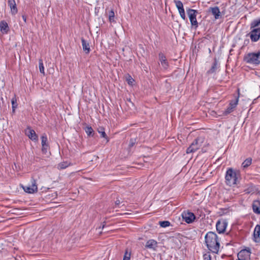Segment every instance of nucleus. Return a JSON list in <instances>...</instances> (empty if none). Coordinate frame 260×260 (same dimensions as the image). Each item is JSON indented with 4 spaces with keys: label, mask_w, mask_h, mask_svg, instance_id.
I'll return each mask as SVG.
<instances>
[{
    "label": "nucleus",
    "mask_w": 260,
    "mask_h": 260,
    "mask_svg": "<svg viewBox=\"0 0 260 260\" xmlns=\"http://www.w3.org/2000/svg\"><path fill=\"white\" fill-rule=\"evenodd\" d=\"M205 243L208 249L212 252L218 253L220 243L217 235L214 232H208L205 237Z\"/></svg>",
    "instance_id": "obj_1"
},
{
    "label": "nucleus",
    "mask_w": 260,
    "mask_h": 260,
    "mask_svg": "<svg viewBox=\"0 0 260 260\" xmlns=\"http://www.w3.org/2000/svg\"><path fill=\"white\" fill-rule=\"evenodd\" d=\"M240 179V172L239 170L232 168H228L225 175V182L227 185L232 186L236 185Z\"/></svg>",
    "instance_id": "obj_2"
},
{
    "label": "nucleus",
    "mask_w": 260,
    "mask_h": 260,
    "mask_svg": "<svg viewBox=\"0 0 260 260\" xmlns=\"http://www.w3.org/2000/svg\"><path fill=\"white\" fill-rule=\"evenodd\" d=\"M244 60L246 63L257 66L260 64V51L248 53L244 57Z\"/></svg>",
    "instance_id": "obj_3"
},
{
    "label": "nucleus",
    "mask_w": 260,
    "mask_h": 260,
    "mask_svg": "<svg viewBox=\"0 0 260 260\" xmlns=\"http://www.w3.org/2000/svg\"><path fill=\"white\" fill-rule=\"evenodd\" d=\"M204 142V139L201 137H199L196 139L191 145L187 148L186 153H193L198 150L202 146Z\"/></svg>",
    "instance_id": "obj_4"
},
{
    "label": "nucleus",
    "mask_w": 260,
    "mask_h": 260,
    "mask_svg": "<svg viewBox=\"0 0 260 260\" xmlns=\"http://www.w3.org/2000/svg\"><path fill=\"white\" fill-rule=\"evenodd\" d=\"M197 13V11L193 9H189L187 10V13L190 20L191 24L192 26H195L196 28L198 26V23L196 18Z\"/></svg>",
    "instance_id": "obj_5"
},
{
    "label": "nucleus",
    "mask_w": 260,
    "mask_h": 260,
    "mask_svg": "<svg viewBox=\"0 0 260 260\" xmlns=\"http://www.w3.org/2000/svg\"><path fill=\"white\" fill-rule=\"evenodd\" d=\"M181 216L183 220L187 223H191L196 219L195 215L189 211H183L182 213Z\"/></svg>",
    "instance_id": "obj_6"
},
{
    "label": "nucleus",
    "mask_w": 260,
    "mask_h": 260,
    "mask_svg": "<svg viewBox=\"0 0 260 260\" xmlns=\"http://www.w3.org/2000/svg\"><path fill=\"white\" fill-rule=\"evenodd\" d=\"M251 31L248 34L252 42H257L260 38V30L258 28H252Z\"/></svg>",
    "instance_id": "obj_7"
},
{
    "label": "nucleus",
    "mask_w": 260,
    "mask_h": 260,
    "mask_svg": "<svg viewBox=\"0 0 260 260\" xmlns=\"http://www.w3.org/2000/svg\"><path fill=\"white\" fill-rule=\"evenodd\" d=\"M31 184L30 185L23 187L24 191L28 193H33L38 191L36 181L34 179H32L31 180Z\"/></svg>",
    "instance_id": "obj_8"
},
{
    "label": "nucleus",
    "mask_w": 260,
    "mask_h": 260,
    "mask_svg": "<svg viewBox=\"0 0 260 260\" xmlns=\"http://www.w3.org/2000/svg\"><path fill=\"white\" fill-rule=\"evenodd\" d=\"M251 251L249 248L241 250L238 253V260H249L250 259Z\"/></svg>",
    "instance_id": "obj_9"
},
{
    "label": "nucleus",
    "mask_w": 260,
    "mask_h": 260,
    "mask_svg": "<svg viewBox=\"0 0 260 260\" xmlns=\"http://www.w3.org/2000/svg\"><path fill=\"white\" fill-rule=\"evenodd\" d=\"M228 225V222L226 220H219L216 224V228L219 234L223 233Z\"/></svg>",
    "instance_id": "obj_10"
},
{
    "label": "nucleus",
    "mask_w": 260,
    "mask_h": 260,
    "mask_svg": "<svg viewBox=\"0 0 260 260\" xmlns=\"http://www.w3.org/2000/svg\"><path fill=\"white\" fill-rule=\"evenodd\" d=\"M239 102V95L236 96V99L233 100H231L230 102L229 106L224 111L225 114L231 113L234 111V110L237 107Z\"/></svg>",
    "instance_id": "obj_11"
},
{
    "label": "nucleus",
    "mask_w": 260,
    "mask_h": 260,
    "mask_svg": "<svg viewBox=\"0 0 260 260\" xmlns=\"http://www.w3.org/2000/svg\"><path fill=\"white\" fill-rule=\"evenodd\" d=\"M219 67V64L218 63L217 59L215 58L211 67L208 71H207L206 74L208 75L216 74V73L218 71Z\"/></svg>",
    "instance_id": "obj_12"
},
{
    "label": "nucleus",
    "mask_w": 260,
    "mask_h": 260,
    "mask_svg": "<svg viewBox=\"0 0 260 260\" xmlns=\"http://www.w3.org/2000/svg\"><path fill=\"white\" fill-rule=\"evenodd\" d=\"M26 135L32 141H37L38 140V136L35 131L32 129L30 127H27L25 130Z\"/></svg>",
    "instance_id": "obj_13"
},
{
    "label": "nucleus",
    "mask_w": 260,
    "mask_h": 260,
    "mask_svg": "<svg viewBox=\"0 0 260 260\" xmlns=\"http://www.w3.org/2000/svg\"><path fill=\"white\" fill-rule=\"evenodd\" d=\"M159 60L160 64L164 70H167L169 67V62L166 58V56L161 52L158 54Z\"/></svg>",
    "instance_id": "obj_14"
},
{
    "label": "nucleus",
    "mask_w": 260,
    "mask_h": 260,
    "mask_svg": "<svg viewBox=\"0 0 260 260\" xmlns=\"http://www.w3.org/2000/svg\"><path fill=\"white\" fill-rule=\"evenodd\" d=\"M253 241L255 242L260 241V225L256 224L254 228L253 231Z\"/></svg>",
    "instance_id": "obj_15"
},
{
    "label": "nucleus",
    "mask_w": 260,
    "mask_h": 260,
    "mask_svg": "<svg viewBox=\"0 0 260 260\" xmlns=\"http://www.w3.org/2000/svg\"><path fill=\"white\" fill-rule=\"evenodd\" d=\"M47 137L46 135H44L41 137V144H42V151L43 153H46L47 151V149L49 147V145L47 144Z\"/></svg>",
    "instance_id": "obj_16"
},
{
    "label": "nucleus",
    "mask_w": 260,
    "mask_h": 260,
    "mask_svg": "<svg viewBox=\"0 0 260 260\" xmlns=\"http://www.w3.org/2000/svg\"><path fill=\"white\" fill-rule=\"evenodd\" d=\"M209 11H211L212 14L214 15L215 19H218L221 17V12L218 7H210Z\"/></svg>",
    "instance_id": "obj_17"
},
{
    "label": "nucleus",
    "mask_w": 260,
    "mask_h": 260,
    "mask_svg": "<svg viewBox=\"0 0 260 260\" xmlns=\"http://www.w3.org/2000/svg\"><path fill=\"white\" fill-rule=\"evenodd\" d=\"M252 208L253 212L256 214H260V201L259 200H254L252 204Z\"/></svg>",
    "instance_id": "obj_18"
},
{
    "label": "nucleus",
    "mask_w": 260,
    "mask_h": 260,
    "mask_svg": "<svg viewBox=\"0 0 260 260\" xmlns=\"http://www.w3.org/2000/svg\"><path fill=\"white\" fill-rule=\"evenodd\" d=\"M244 192L246 194L253 193L255 191V186L252 183H248L244 186Z\"/></svg>",
    "instance_id": "obj_19"
},
{
    "label": "nucleus",
    "mask_w": 260,
    "mask_h": 260,
    "mask_svg": "<svg viewBox=\"0 0 260 260\" xmlns=\"http://www.w3.org/2000/svg\"><path fill=\"white\" fill-rule=\"evenodd\" d=\"M157 246V243L155 240L153 239H150L147 241L145 245L146 248L152 249L153 250H155Z\"/></svg>",
    "instance_id": "obj_20"
},
{
    "label": "nucleus",
    "mask_w": 260,
    "mask_h": 260,
    "mask_svg": "<svg viewBox=\"0 0 260 260\" xmlns=\"http://www.w3.org/2000/svg\"><path fill=\"white\" fill-rule=\"evenodd\" d=\"M1 31L3 34H7L9 30L8 23L5 21H2L0 23Z\"/></svg>",
    "instance_id": "obj_21"
},
{
    "label": "nucleus",
    "mask_w": 260,
    "mask_h": 260,
    "mask_svg": "<svg viewBox=\"0 0 260 260\" xmlns=\"http://www.w3.org/2000/svg\"><path fill=\"white\" fill-rule=\"evenodd\" d=\"M81 43L83 51L87 54L89 53L90 51L89 43L83 38H81Z\"/></svg>",
    "instance_id": "obj_22"
},
{
    "label": "nucleus",
    "mask_w": 260,
    "mask_h": 260,
    "mask_svg": "<svg viewBox=\"0 0 260 260\" xmlns=\"http://www.w3.org/2000/svg\"><path fill=\"white\" fill-rule=\"evenodd\" d=\"M9 5L10 7L11 14L15 15L18 11L15 1H9Z\"/></svg>",
    "instance_id": "obj_23"
},
{
    "label": "nucleus",
    "mask_w": 260,
    "mask_h": 260,
    "mask_svg": "<svg viewBox=\"0 0 260 260\" xmlns=\"http://www.w3.org/2000/svg\"><path fill=\"white\" fill-rule=\"evenodd\" d=\"M84 129L88 137H93L94 136V131L93 128L90 126H86L84 128Z\"/></svg>",
    "instance_id": "obj_24"
},
{
    "label": "nucleus",
    "mask_w": 260,
    "mask_h": 260,
    "mask_svg": "<svg viewBox=\"0 0 260 260\" xmlns=\"http://www.w3.org/2000/svg\"><path fill=\"white\" fill-rule=\"evenodd\" d=\"M98 132L99 134H101V137L102 138H104L106 140L107 143L109 141V139L107 137V136L105 132V129L103 127L99 128L98 130Z\"/></svg>",
    "instance_id": "obj_25"
},
{
    "label": "nucleus",
    "mask_w": 260,
    "mask_h": 260,
    "mask_svg": "<svg viewBox=\"0 0 260 260\" xmlns=\"http://www.w3.org/2000/svg\"><path fill=\"white\" fill-rule=\"evenodd\" d=\"M72 164L68 161L61 162L58 164L57 168L59 170H62L67 168L68 167L71 166Z\"/></svg>",
    "instance_id": "obj_26"
},
{
    "label": "nucleus",
    "mask_w": 260,
    "mask_h": 260,
    "mask_svg": "<svg viewBox=\"0 0 260 260\" xmlns=\"http://www.w3.org/2000/svg\"><path fill=\"white\" fill-rule=\"evenodd\" d=\"M252 158L248 157L246 158L242 164V167L243 169H246L250 166L252 164Z\"/></svg>",
    "instance_id": "obj_27"
},
{
    "label": "nucleus",
    "mask_w": 260,
    "mask_h": 260,
    "mask_svg": "<svg viewBox=\"0 0 260 260\" xmlns=\"http://www.w3.org/2000/svg\"><path fill=\"white\" fill-rule=\"evenodd\" d=\"M260 25V18L254 19L251 23L250 25V28H254Z\"/></svg>",
    "instance_id": "obj_28"
},
{
    "label": "nucleus",
    "mask_w": 260,
    "mask_h": 260,
    "mask_svg": "<svg viewBox=\"0 0 260 260\" xmlns=\"http://www.w3.org/2000/svg\"><path fill=\"white\" fill-rule=\"evenodd\" d=\"M175 2L176 6L179 12L181 11L184 10L183 8V4L181 1H174Z\"/></svg>",
    "instance_id": "obj_29"
},
{
    "label": "nucleus",
    "mask_w": 260,
    "mask_h": 260,
    "mask_svg": "<svg viewBox=\"0 0 260 260\" xmlns=\"http://www.w3.org/2000/svg\"><path fill=\"white\" fill-rule=\"evenodd\" d=\"M39 67L40 72L41 73L45 74L44 67L43 65V60L42 59H40L39 60Z\"/></svg>",
    "instance_id": "obj_30"
},
{
    "label": "nucleus",
    "mask_w": 260,
    "mask_h": 260,
    "mask_svg": "<svg viewBox=\"0 0 260 260\" xmlns=\"http://www.w3.org/2000/svg\"><path fill=\"white\" fill-rule=\"evenodd\" d=\"M11 103L12 106V111L13 112H15V109L17 108V100L16 98H13L11 100Z\"/></svg>",
    "instance_id": "obj_31"
},
{
    "label": "nucleus",
    "mask_w": 260,
    "mask_h": 260,
    "mask_svg": "<svg viewBox=\"0 0 260 260\" xmlns=\"http://www.w3.org/2000/svg\"><path fill=\"white\" fill-rule=\"evenodd\" d=\"M159 224L162 228H167L169 226L171 223L169 221H161L159 222Z\"/></svg>",
    "instance_id": "obj_32"
},
{
    "label": "nucleus",
    "mask_w": 260,
    "mask_h": 260,
    "mask_svg": "<svg viewBox=\"0 0 260 260\" xmlns=\"http://www.w3.org/2000/svg\"><path fill=\"white\" fill-rule=\"evenodd\" d=\"M114 12L113 10H111L109 13V20L110 22H114Z\"/></svg>",
    "instance_id": "obj_33"
},
{
    "label": "nucleus",
    "mask_w": 260,
    "mask_h": 260,
    "mask_svg": "<svg viewBox=\"0 0 260 260\" xmlns=\"http://www.w3.org/2000/svg\"><path fill=\"white\" fill-rule=\"evenodd\" d=\"M131 256V253H128L126 250L124 253L123 260H129Z\"/></svg>",
    "instance_id": "obj_34"
},
{
    "label": "nucleus",
    "mask_w": 260,
    "mask_h": 260,
    "mask_svg": "<svg viewBox=\"0 0 260 260\" xmlns=\"http://www.w3.org/2000/svg\"><path fill=\"white\" fill-rule=\"evenodd\" d=\"M179 14H180V15L181 17L183 20H185V19H186V16H185V13L184 10H183L179 12Z\"/></svg>",
    "instance_id": "obj_35"
},
{
    "label": "nucleus",
    "mask_w": 260,
    "mask_h": 260,
    "mask_svg": "<svg viewBox=\"0 0 260 260\" xmlns=\"http://www.w3.org/2000/svg\"><path fill=\"white\" fill-rule=\"evenodd\" d=\"M204 260H211V256L210 254H205L203 255Z\"/></svg>",
    "instance_id": "obj_36"
},
{
    "label": "nucleus",
    "mask_w": 260,
    "mask_h": 260,
    "mask_svg": "<svg viewBox=\"0 0 260 260\" xmlns=\"http://www.w3.org/2000/svg\"><path fill=\"white\" fill-rule=\"evenodd\" d=\"M133 81L134 80L133 79V78H131L128 80H127V82L129 84H132Z\"/></svg>",
    "instance_id": "obj_37"
},
{
    "label": "nucleus",
    "mask_w": 260,
    "mask_h": 260,
    "mask_svg": "<svg viewBox=\"0 0 260 260\" xmlns=\"http://www.w3.org/2000/svg\"><path fill=\"white\" fill-rule=\"evenodd\" d=\"M22 19H23L24 21L26 22V17L24 15L22 16Z\"/></svg>",
    "instance_id": "obj_38"
},
{
    "label": "nucleus",
    "mask_w": 260,
    "mask_h": 260,
    "mask_svg": "<svg viewBox=\"0 0 260 260\" xmlns=\"http://www.w3.org/2000/svg\"><path fill=\"white\" fill-rule=\"evenodd\" d=\"M115 203H116V205H119V203H120V201H116Z\"/></svg>",
    "instance_id": "obj_39"
},
{
    "label": "nucleus",
    "mask_w": 260,
    "mask_h": 260,
    "mask_svg": "<svg viewBox=\"0 0 260 260\" xmlns=\"http://www.w3.org/2000/svg\"><path fill=\"white\" fill-rule=\"evenodd\" d=\"M105 225H103L102 229H103L104 228Z\"/></svg>",
    "instance_id": "obj_40"
},
{
    "label": "nucleus",
    "mask_w": 260,
    "mask_h": 260,
    "mask_svg": "<svg viewBox=\"0 0 260 260\" xmlns=\"http://www.w3.org/2000/svg\"><path fill=\"white\" fill-rule=\"evenodd\" d=\"M258 28H259V30H260V27H259Z\"/></svg>",
    "instance_id": "obj_41"
}]
</instances>
